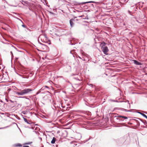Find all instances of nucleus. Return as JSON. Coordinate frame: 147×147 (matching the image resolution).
Segmentation results:
<instances>
[{"mask_svg":"<svg viewBox=\"0 0 147 147\" xmlns=\"http://www.w3.org/2000/svg\"><path fill=\"white\" fill-rule=\"evenodd\" d=\"M32 91L30 88H25L19 92H16V94L18 96H22L29 93Z\"/></svg>","mask_w":147,"mask_h":147,"instance_id":"obj_1","label":"nucleus"},{"mask_svg":"<svg viewBox=\"0 0 147 147\" xmlns=\"http://www.w3.org/2000/svg\"><path fill=\"white\" fill-rule=\"evenodd\" d=\"M101 48L102 49V51L103 52L104 54L105 55H107V53L109 51V49L107 47H102V48Z\"/></svg>","mask_w":147,"mask_h":147,"instance_id":"obj_2","label":"nucleus"},{"mask_svg":"<svg viewBox=\"0 0 147 147\" xmlns=\"http://www.w3.org/2000/svg\"><path fill=\"white\" fill-rule=\"evenodd\" d=\"M133 61L134 62V63L137 65H142V63L138 62L137 61L135 60H133Z\"/></svg>","mask_w":147,"mask_h":147,"instance_id":"obj_3","label":"nucleus"},{"mask_svg":"<svg viewBox=\"0 0 147 147\" xmlns=\"http://www.w3.org/2000/svg\"><path fill=\"white\" fill-rule=\"evenodd\" d=\"M74 20V19H71L69 20V23L70 25V26L72 27L74 25V23L73 22V21Z\"/></svg>","mask_w":147,"mask_h":147,"instance_id":"obj_4","label":"nucleus"},{"mask_svg":"<svg viewBox=\"0 0 147 147\" xmlns=\"http://www.w3.org/2000/svg\"><path fill=\"white\" fill-rule=\"evenodd\" d=\"M105 45L106 43L104 42L103 41L100 43V46L101 47V48H102V47H105Z\"/></svg>","mask_w":147,"mask_h":147,"instance_id":"obj_5","label":"nucleus"},{"mask_svg":"<svg viewBox=\"0 0 147 147\" xmlns=\"http://www.w3.org/2000/svg\"><path fill=\"white\" fill-rule=\"evenodd\" d=\"M56 140V138L55 137H53L52 140L51 142V143L53 144L55 143Z\"/></svg>","mask_w":147,"mask_h":147,"instance_id":"obj_6","label":"nucleus"},{"mask_svg":"<svg viewBox=\"0 0 147 147\" xmlns=\"http://www.w3.org/2000/svg\"><path fill=\"white\" fill-rule=\"evenodd\" d=\"M118 117L119 118H124L125 119H127V117L121 115H119L118 116Z\"/></svg>","mask_w":147,"mask_h":147,"instance_id":"obj_7","label":"nucleus"},{"mask_svg":"<svg viewBox=\"0 0 147 147\" xmlns=\"http://www.w3.org/2000/svg\"><path fill=\"white\" fill-rule=\"evenodd\" d=\"M138 113L147 119V116L146 115L141 112H138Z\"/></svg>","mask_w":147,"mask_h":147,"instance_id":"obj_8","label":"nucleus"},{"mask_svg":"<svg viewBox=\"0 0 147 147\" xmlns=\"http://www.w3.org/2000/svg\"><path fill=\"white\" fill-rule=\"evenodd\" d=\"M24 119V121L26 122L28 124H30V123H29L28 122V119H26L24 117H23V118Z\"/></svg>","mask_w":147,"mask_h":147,"instance_id":"obj_9","label":"nucleus"},{"mask_svg":"<svg viewBox=\"0 0 147 147\" xmlns=\"http://www.w3.org/2000/svg\"><path fill=\"white\" fill-rule=\"evenodd\" d=\"M15 146L16 147L22 146V145L20 144H15Z\"/></svg>","mask_w":147,"mask_h":147,"instance_id":"obj_10","label":"nucleus"},{"mask_svg":"<svg viewBox=\"0 0 147 147\" xmlns=\"http://www.w3.org/2000/svg\"><path fill=\"white\" fill-rule=\"evenodd\" d=\"M34 74V73L33 72H30L29 75V76L30 77H32L33 75Z\"/></svg>","mask_w":147,"mask_h":147,"instance_id":"obj_11","label":"nucleus"},{"mask_svg":"<svg viewBox=\"0 0 147 147\" xmlns=\"http://www.w3.org/2000/svg\"><path fill=\"white\" fill-rule=\"evenodd\" d=\"M125 105H127V106H130V104L128 102H125Z\"/></svg>","mask_w":147,"mask_h":147,"instance_id":"obj_12","label":"nucleus"},{"mask_svg":"<svg viewBox=\"0 0 147 147\" xmlns=\"http://www.w3.org/2000/svg\"><path fill=\"white\" fill-rule=\"evenodd\" d=\"M19 98H25L26 99H29L28 98L27 96H21Z\"/></svg>","mask_w":147,"mask_h":147,"instance_id":"obj_13","label":"nucleus"},{"mask_svg":"<svg viewBox=\"0 0 147 147\" xmlns=\"http://www.w3.org/2000/svg\"><path fill=\"white\" fill-rule=\"evenodd\" d=\"M32 142H27V143H25V144H24V145H26V144H30L31 143H32Z\"/></svg>","mask_w":147,"mask_h":147,"instance_id":"obj_14","label":"nucleus"},{"mask_svg":"<svg viewBox=\"0 0 147 147\" xmlns=\"http://www.w3.org/2000/svg\"><path fill=\"white\" fill-rule=\"evenodd\" d=\"M22 26L24 28H26V26H25V25H24V24H22Z\"/></svg>","mask_w":147,"mask_h":147,"instance_id":"obj_15","label":"nucleus"},{"mask_svg":"<svg viewBox=\"0 0 147 147\" xmlns=\"http://www.w3.org/2000/svg\"><path fill=\"white\" fill-rule=\"evenodd\" d=\"M93 2H94L93 1H90V2H85V3H93Z\"/></svg>","mask_w":147,"mask_h":147,"instance_id":"obj_16","label":"nucleus"},{"mask_svg":"<svg viewBox=\"0 0 147 147\" xmlns=\"http://www.w3.org/2000/svg\"><path fill=\"white\" fill-rule=\"evenodd\" d=\"M22 113L24 115L26 114V112H25V111H23L22 112Z\"/></svg>","mask_w":147,"mask_h":147,"instance_id":"obj_17","label":"nucleus"},{"mask_svg":"<svg viewBox=\"0 0 147 147\" xmlns=\"http://www.w3.org/2000/svg\"><path fill=\"white\" fill-rule=\"evenodd\" d=\"M124 111H126V112H129V111H129V110H127L126 109H124Z\"/></svg>","mask_w":147,"mask_h":147,"instance_id":"obj_18","label":"nucleus"},{"mask_svg":"<svg viewBox=\"0 0 147 147\" xmlns=\"http://www.w3.org/2000/svg\"><path fill=\"white\" fill-rule=\"evenodd\" d=\"M84 19H88V17L87 16L86 17H85V18H84Z\"/></svg>","mask_w":147,"mask_h":147,"instance_id":"obj_19","label":"nucleus"},{"mask_svg":"<svg viewBox=\"0 0 147 147\" xmlns=\"http://www.w3.org/2000/svg\"><path fill=\"white\" fill-rule=\"evenodd\" d=\"M2 127V128H0V129H4V128H6V127Z\"/></svg>","mask_w":147,"mask_h":147,"instance_id":"obj_20","label":"nucleus"},{"mask_svg":"<svg viewBox=\"0 0 147 147\" xmlns=\"http://www.w3.org/2000/svg\"><path fill=\"white\" fill-rule=\"evenodd\" d=\"M88 84V85H89V86H92H92H93V85H92L91 84Z\"/></svg>","mask_w":147,"mask_h":147,"instance_id":"obj_21","label":"nucleus"},{"mask_svg":"<svg viewBox=\"0 0 147 147\" xmlns=\"http://www.w3.org/2000/svg\"><path fill=\"white\" fill-rule=\"evenodd\" d=\"M113 101L115 102H118L117 100H113Z\"/></svg>","mask_w":147,"mask_h":147,"instance_id":"obj_22","label":"nucleus"},{"mask_svg":"<svg viewBox=\"0 0 147 147\" xmlns=\"http://www.w3.org/2000/svg\"><path fill=\"white\" fill-rule=\"evenodd\" d=\"M24 147H29L28 146H24Z\"/></svg>","mask_w":147,"mask_h":147,"instance_id":"obj_23","label":"nucleus"},{"mask_svg":"<svg viewBox=\"0 0 147 147\" xmlns=\"http://www.w3.org/2000/svg\"><path fill=\"white\" fill-rule=\"evenodd\" d=\"M45 87L46 88H49V87L48 86H45Z\"/></svg>","mask_w":147,"mask_h":147,"instance_id":"obj_24","label":"nucleus"},{"mask_svg":"<svg viewBox=\"0 0 147 147\" xmlns=\"http://www.w3.org/2000/svg\"><path fill=\"white\" fill-rule=\"evenodd\" d=\"M39 43H40V44L41 45H43V44H42V43H40V42Z\"/></svg>","mask_w":147,"mask_h":147,"instance_id":"obj_25","label":"nucleus"},{"mask_svg":"<svg viewBox=\"0 0 147 147\" xmlns=\"http://www.w3.org/2000/svg\"><path fill=\"white\" fill-rule=\"evenodd\" d=\"M49 13H51V14H53V13L51 12H50Z\"/></svg>","mask_w":147,"mask_h":147,"instance_id":"obj_26","label":"nucleus"},{"mask_svg":"<svg viewBox=\"0 0 147 147\" xmlns=\"http://www.w3.org/2000/svg\"><path fill=\"white\" fill-rule=\"evenodd\" d=\"M22 2H24V3H25V2L24 1H22Z\"/></svg>","mask_w":147,"mask_h":147,"instance_id":"obj_27","label":"nucleus"},{"mask_svg":"<svg viewBox=\"0 0 147 147\" xmlns=\"http://www.w3.org/2000/svg\"><path fill=\"white\" fill-rule=\"evenodd\" d=\"M25 78H28L27 76Z\"/></svg>","mask_w":147,"mask_h":147,"instance_id":"obj_28","label":"nucleus"},{"mask_svg":"<svg viewBox=\"0 0 147 147\" xmlns=\"http://www.w3.org/2000/svg\"><path fill=\"white\" fill-rule=\"evenodd\" d=\"M40 139H41H41H42V138H40Z\"/></svg>","mask_w":147,"mask_h":147,"instance_id":"obj_29","label":"nucleus"},{"mask_svg":"<svg viewBox=\"0 0 147 147\" xmlns=\"http://www.w3.org/2000/svg\"><path fill=\"white\" fill-rule=\"evenodd\" d=\"M21 22H22V23H23V22H22V21H21Z\"/></svg>","mask_w":147,"mask_h":147,"instance_id":"obj_30","label":"nucleus"},{"mask_svg":"<svg viewBox=\"0 0 147 147\" xmlns=\"http://www.w3.org/2000/svg\"><path fill=\"white\" fill-rule=\"evenodd\" d=\"M88 140H87L86 141H87Z\"/></svg>","mask_w":147,"mask_h":147,"instance_id":"obj_31","label":"nucleus"},{"mask_svg":"<svg viewBox=\"0 0 147 147\" xmlns=\"http://www.w3.org/2000/svg\"><path fill=\"white\" fill-rule=\"evenodd\" d=\"M38 93H37V94H38Z\"/></svg>","mask_w":147,"mask_h":147,"instance_id":"obj_32","label":"nucleus"}]
</instances>
